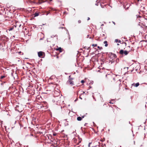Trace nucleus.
<instances>
[{
  "instance_id": "obj_10",
  "label": "nucleus",
  "mask_w": 147,
  "mask_h": 147,
  "mask_svg": "<svg viewBox=\"0 0 147 147\" xmlns=\"http://www.w3.org/2000/svg\"><path fill=\"white\" fill-rule=\"evenodd\" d=\"M56 37V38H57V37H58V36H57V35H55V36L54 35H52V36H51V37L52 38H54V37Z\"/></svg>"
},
{
  "instance_id": "obj_26",
  "label": "nucleus",
  "mask_w": 147,
  "mask_h": 147,
  "mask_svg": "<svg viewBox=\"0 0 147 147\" xmlns=\"http://www.w3.org/2000/svg\"><path fill=\"white\" fill-rule=\"evenodd\" d=\"M118 42L120 43H121V41L120 40H119L118 41Z\"/></svg>"
},
{
  "instance_id": "obj_21",
  "label": "nucleus",
  "mask_w": 147,
  "mask_h": 147,
  "mask_svg": "<svg viewBox=\"0 0 147 147\" xmlns=\"http://www.w3.org/2000/svg\"><path fill=\"white\" fill-rule=\"evenodd\" d=\"M118 42V39H115V42Z\"/></svg>"
},
{
  "instance_id": "obj_31",
  "label": "nucleus",
  "mask_w": 147,
  "mask_h": 147,
  "mask_svg": "<svg viewBox=\"0 0 147 147\" xmlns=\"http://www.w3.org/2000/svg\"><path fill=\"white\" fill-rule=\"evenodd\" d=\"M89 35H87V38H88L89 37Z\"/></svg>"
},
{
  "instance_id": "obj_20",
  "label": "nucleus",
  "mask_w": 147,
  "mask_h": 147,
  "mask_svg": "<svg viewBox=\"0 0 147 147\" xmlns=\"http://www.w3.org/2000/svg\"><path fill=\"white\" fill-rule=\"evenodd\" d=\"M98 48H99L100 49H102V47H100L99 46H98Z\"/></svg>"
},
{
  "instance_id": "obj_46",
  "label": "nucleus",
  "mask_w": 147,
  "mask_h": 147,
  "mask_svg": "<svg viewBox=\"0 0 147 147\" xmlns=\"http://www.w3.org/2000/svg\"><path fill=\"white\" fill-rule=\"evenodd\" d=\"M128 47H130V46H128Z\"/></svg>"
},
{
  "instance_id": "obj_24",
  "label": "nucleus",
  "mask_w": 147,
  "mask_h": 147,
  "mask_svg": "<svg viewBox=\"0 0 147 147\" xmlns=\"http://www.w3.org/2000/svg\"><path fill=\"white\" fill-rule=\"evenodd\" d=\"M63 28L65 29V27L64 28V27H60L59 28V29H60V28L63 29Z\"/></svg>"
},
{
  "instance_id": "obj_43",
  "label": "nucleus",
  "mask_w": 147,
  "mask_h": 147,
  "mask_svg": "<svg viewBox=\"0 0 147 147\" xmlns=\"http://www.w3.org/2000/svg\"><path fill=\"white\" fill-rule=\"evenodd\" d=\"M103 24H102V25H101V26H103Z\"/></svg>"
},
{
  "instance_id": "obj_27",
  "label": "nucleus",
  "mask_w": 147,
  "mask_h": 147,
  "mask_svg": "<svg viewBox=\"0 0 147 147\" xmlns=\"http://www.w3.org/2000/svg\"><path fill=\"white\" fill-rule=\"evenodd\" d=\"M85 116V115H83V116H82V117H81L82 118V119L84 118Z\"/></svg>"
},
{
  "instance_id": "obj_41",
  "label": "nucleus",
  "mask_w": 147,
  "mask_h": 147,
  "mask_svg": "<svg viewBox=\"0 0 147 147\" xmlns=\"http://www.w3.org/2000/svg\"><path fill=\"white\" fill-rule=\"evenodd\" d=\"M42 40V38H40V40Z\"/></svg>"
},
{
  "instance_id": "obj_40",
  "label": "nucleus",
  "mask_w": 147,
  "mask_h": 147,
  "mask_svg": "<svg viewBox=\"0 0 147 147\" xmlns=\"http://www.w3.org/2000/svg\"><path fill=\"white\" fill-rule=\"evenodd\" d=\"M138 1H139L140 0H137Z\"/></svg>"
},
{
  "instance_id": "obj_16",
  "label": "nucleus",
  "mask_w": 147,
  "mask_h": 147,
  "mask_svg": "<svg viewBox=\"0 0 147 147\" xmlns=\"http://www.w3.org/2000/svg\"><path fill=\"white\" fill-rule=\"evenodd\" d=\"M71 76H69V80H72L74 78H70Z\"/></svg>"
},
{
  "instance_id": "obj_33",
  "label": "nucleus",
  "mask_w": 147,
  "mask_h": 147,
  "mask_svg": "<svg viewBox=\"0 0 147 147\" xmlns=\"http://www.w3.org/2000/svg\"><path fill=\"white\" fill-rule=\"evenodd\" d=\"M109 103H110V104H113V103H112V102H111V101Z\"/></svg>"
},
{
  "instance_id": "obj_17",
  "label": "nucleus",
  "mask_w": 147,
  "mask_h": 147,
  "mask_svg": "<svg viewBox=\"0 0 147 147\" xmlns=\"http://www.w3.org/2000/svg\"><path fill=\"white\" fill-rule=\"evenodd\" d=\"M5 77V76H2L0 78H1V79H2L3 78H4Z\"/></svg>"
},
{
  "instance_id": "obj_7",
  "label": "nucleus",
  "mask_w": 147,
  "mask_h": 147,
  "mask_svg": "<svg viewBox=\"0 0 147 147\" xmlns=\"http://www.w3.org/2000/svg\"><path fill=\"white\" fill-rule=\"evenodd\" d=\"M103 43L105 44V47H107L108 46L107 42V41H105Z\"/></svg>"
},
{
  "instance_id": "obj_5",
  "label": "nucleus",
  "mask_w": 147,
  "mask_h": 147,
  "mask_svg": "<svg viewBox=\"0 0 147 147\" xmlns=\"http://www.w3.org/2000/svg\"><path fill=\"white\" fill-rule=\"evenodd\" d=\"M67 82L69 83V84L71 86H73L74 85V82L72 80H69Z\"/></svg>"
},
{
  "instance_id": "obj_47",
  "label": "nucleus",
  "mask_w": 147,
  "mask_h": 147,
  "mask_svg": "<svg viewBox=\"0 0 147 147\" xmlns=\"http://www.w3.org/2000/svg\"><path fill=\"white\" fill-rule=\"evenodd\" d=\"M52 0H50V1H51Z\"/></svg>"
},
{
  "instance_id": "obj_35",
  "label": "nucleus",
  "mask_w": 147,
  "mask_h": 147,
  "mask_svg": "<svg viewBox=\"0 0 147 147\" xmlns=\"http://www.w3.org/2000/svg\"><path fill=\"white\" fill-rule=\"evenodd\" d=\"M139 17L140 18H143L142 17H141V16H139Z\"/></svg>"
},
{
  "instance_id": "obj_1",
  "label": "nucleus",
  "mask_w": 147,
  "mask_h": 147,
  "mask_svg": "<svg viewBox=\"0 0 147 147\" xmlns=\"http://www.w3.org/2000/svg\"><path fill=\"white\" fill-rule=\"evenodd\" d=\"M106 53L107 56L110 57V58L112 59L116 58L117 57V56L115 54L113 53Z\"/></svg>"
},
{
  "instance_id": "obj_19",
  "label": "nucleus",
  "mask_w": 147,
  "mask_h": 147,
  "mask_svg": "<svg viewBox=\"0 0 147 147\" xmlns=\"http://www.w3.org/2000/svg\"><path fill=\"white\" fill-rule=\"evenodd\" d=\"M81 82L82 83H83L84 82V81L83 80H81Z\"/></svg>"
},
{
  "instance_id": "obj_14",
  "label": "nucleus",
  "mask_w": 147,
  "mask_h": 147,
  "mask_svg": "<svg viewBox=\"0 0 147 147\" xmlns=\"http://www.w3.org/2000/svg\"><path fill=\"white\" fill-rule=\"evenodd\" d=\"M90 47H87L86 46H85L84 47V48H85V49H86L87 50H89V49Z\"/></svg>"
},
{
  "instance_id": "obj_2",
  "label": "nucleus",
  "mask_w": 147,
  "mask_h": 147,
  "mask_svg": "<svg viewBox=\"0 0 147 147\" xmlns=\"http://www.w3.org/2000/svg\"><path fill=\"white\" fill-rule=\"evenodd\" d=\"M129 53V51H124L122 49L120 50L119 52V53L121 55H123L124 54L125 55H127Z\"/></svg>"
},
{
  "instance_id": "obj_12",
  "label": "nucleus",
  "mask_w": 147,
  "mask_h": 147,
  "mask_svg": "<svg viewBox=\"0 0 147 147\" xmlns=\"http://www.w3.org/2000/svg\"><path fill=\"white\" fill-rule=\"evenodd\" d=\"M39 15V13H38L36 12L34 14V17H36Z\"/></svg>"
},
{
  "instance_id": "obj_13",
  "label": "nucleus",
  "mask_w": 147,
  "mask_h": 147,
  "mask_svg": "<svg viewBox=\"0 0 147 147\" xmlns=\"http://www.w3.org/2000/svg\"><path fill=\"white\" fill-rule=\"evenodd\" d=\"M57 50H58V51H59L60 52H62L61 48V47H59L57 49Z\"/></svg>"
},
{
  "instance_id": "obj_9",
  "label": "nucleus",
  "mask_w": 147,
  "mask_h": 147,
  "mask_svg": "<svg viewBox=\"0 0 147 147\" xmlns=\"http://www.w3.org/2000/svg\"><path fill=\"white\" fill-rule=\"evenodd\" d=\"M19 107V106H18V105H17V106H16V107H15V110H16V111H19V112H20V111H19V110H18V107Z\"/></svg>"
},
{
  "instance_id": "obj_18",
  "label": "nucleus",
  "mask_w": 147,
  "mask_h": 147,
  "mask_svg": "<svg viewBox=\"0 0 147 147\" xmlns=\"http://www.w3.org/2000/svg\"><path fill=\"white\" fill-rule=\"evenodd\" d=\"M13 28H10L9 29V31L12 30L13 29Z\"/></svg>"
},
{
  "instance_id": "obj_45",
  "label": "nucleus",
  "mask_w": 147,
  "mask_h": 147,
  "mask_svg": "<svg viewBox=\"0 0 147 147\" xmlns=\"http://www.w3.org/2000/svg\"><path fill=\"white\" fill-rule=\"evenodd\" d=\"M13 37H15V36H13Z\"/></svg>"
},
{
  "instance_id": "obj_44",
  "label": "nucleus",
  "mask_w": 147,
  "mask_h": 147,
  "mask_svg": "<svg viewBox=\"0 0 147 147\" xmlns=\"http://www.w3.org/2000/svg\"><path fill=\"white\" fill-rule=\"evenodd\" d=\"M26 28H25V30H26Z\"/></svg>"
},
{
  "instance_id": "obj_39",
  "label": "nucleus",
  "mask_w": 147,
  "mask_h": 147,
  "mask_svg": "<svg viewBox=\"0 0 147 147\" xmlns=\"http://www.w3.org/2000/svg\"><path fill=\"white\" fill-rule=\"evenodd\" d=\"M28 146H26V147H28Z\"/></svg>"
},
{
  "instance_id": "obj_38",
  "label": "nucleus",
  "mask_w": 147,
  "mask_h": 147,
  "mask_svg": "<svg viewBox=\"0 0 147 147\" xmlns=\"http://www.w3.org/2000/svg\"><path fill=\"white\" fill-rule=\"evenodd\" d=\"M91 38H91V37H90L89 38H90V39H91Z\"/></svg>"
},
{
  "instance_id": "obj_23",
  "label": "nucleus",
  "mask_w": 147,
  "mask_h": 147,
  "mask_svg": "<svg viewBox=\"0 0 147 147\" xmlns=\"http://www.w3.org/2000/svg\"><path fill=\"white\" fill-rule=\"evenodd\" d=\"M78 22L79 24L80 23H81V21L80 20H79Z\"/></svg>"
},
{
  "instance_id": "obj_22",
  "label": "nucleus",
  "mask_w": 147,
  "mask_h": 147,
  "mask_svg": "<svg viewBox=\"0 0 147 147\" xmlns=\"http://www.w3.org/2000/svg\"><path fill=\"white\" fill-rule=\"evenodd\" d=\"M53 136H55L56 135V134L55 133H53Z\"/></svg>"
},
{
  "instance_id": "obj_34",
  "label": "nucleus",
  "mask_w": 147,
  "mask_h": 147,
  "mask_svg": "<svg viewBox=\"0 0 147 147\" xmlns=\"http://www.w3.org/2000/svg\"><path fill=\"white\" fill-rule=\"evenodd\" d=\"M21 26V24H20V25H19V27H20Z\"/></svg>"
},
{
  "instance_id": "obj_25",
  "label": "nucleus",
  "mask_w": 147,
  "mask_h": 147,
  "mask_svg": "<svg viewBox=\"0 0 147 147\" xmlns=\"http://www.w3.org/2000/svg\"><path fill=\"white\" fill-rule=\"evenodd\" d=\"M91 144V143H89V144L88 145V147H90V145Z\"/></svg>"
},
{
  "instance_id": "obj_3",
  "label": "nucleus",
  "mask_w": 147,
  "mask_h": 147,
  "mask_svg": "<svg viewBox=\"0 0 147 147\" xmlns=\"http://www.w3.org/2000/svg\"><path fill=\"white\" fill-rule=\"evenodd\" d=\"M60 97L59 96H57L55 98L54 101L56 102H58V101L60 100Z\"/></svg>"
},
{
  "instance_id": "obj_30",
  "label": "nucleus",
  "mask_w": 147,
  "mask_h": 147,
  "mask_svg": "<svg viewBox=\"0 0 147 147\" xmlns=\"http://www.w3.org/2000/svg\"><path fill=\"white\" fill-rule=\"evenodd\" d=\"M85 92L84 91L83 92V93L81 94H83L85 93Z\"/></svg>"
},
{
  "instance_id": "obj_29",
  "label": "nucleus",
  "mask_w": 147,
  "mask_h": 147,
  "mask_svg": "<svg viewBox=\"0 0 147 147\" xmlns=\"http://www.w3.org/2000/svg\"><path fill=\"white\" fill-rule=\"evenodd\" d=\"M90 19V18H89V17H88V19H87V20H89Z\"/></svg>"
},
{
  "instance_id": "obj_15",
  "label": "nucleus",
  "mask_w": 147,
  "mask_h": 147,
  "mask_svg": "<svg viewBox=\"0 0 147 147\" xmlns=\"http://www.w3.org/2000/svg\"><path fill=\"white\" fill-rule=\"evenodd\" d=\"M97 45L96 44H92V46H93L94 47H96Z\"/></svg>"
},
{
  "instance_id": "obj_6",
  "label": "nucleus",
  "mask_w": 147,
  "mask_h": 147,
  "mask_svg": "<svg viewBox=\"0 0 147 147\" xmlns=\"http://www.w3.org/2000/svg\"><path fill=\"white\" fill-rule=\"evenodd\" d=\"M42 53L43 52L42 51H40L38 52V56L39 57H41L42 56Z\"/></svg>"
},
{
  "instance_id": "obj_8",
  "label": "nucleus",
  "mask_w": 147,
  "mask_h": 147,
  "mask_svg": "<svg viewBox=\"0 0 147 147\" xmlns=\"http://www.w3.org/2000/svg\"><path fill=\"white\" fill-rule=\"evenodd\" d=\"M77 120L78 121H80L82 120V118L80 117H78L77 118Z\"/></svg>"
},
{
  "instance_id": "obj_37",
  "label": "nucleus",
  "mask_w": 147,
  "mask_h": 147,
  "mask_svg": "<svg viewBox=\"0 0 147 147\" xmlns=\"http://www.w3.org/2000/svg\"><path fill=\"white\" fill-rule=\"evenodd\" d=\"M87 124V123H85V124H84V125H85H85H86V124Z\"/></svg>"
},
{
  "instance_id": "obj_28",
  "label": "nucleus",
  "mask_w": 147,
  "mask_h": 147,
  "mask_svg": "<svg viewBox=\"0 0 147 147\" xmlns=\"http://www.w3.org/2000/svg\"><path fill=\"white\" fill-rule=\"evenodd\" d=\"M79 98L81 100L82 99V98L80 96L79 97Z\"/></svg>"
},
{
  "instance_id": "obj_11",
  "label": "nucleus",
  "mask_w": 147,
  "mask_h": 147,
  "mask_svg": "<svg viewBox=\"0 0 147 147\" xmlns=\"http://www.w3.org/2000/svg\"><path fill=\"white\" fill-rule=\"evenodd\" d=\"M78 139L79 140V142H78V144H79V143H80L82 140V139L79 138V137H78Z\"/></svg>"
},
{
  "instance_id": "obj_32",
  "label": "nucleus",
  "mask_w": 147,
  "mask_h": 147,
  "mask_svg": "<svg viewBox=\"0 0 147 147\" xmlns=\"http://www.w3.org/2000/svg\"><path fill=\"white\" fill-rule=\"evenodd\" d=\"M77 100H78V99H76L74 101L76 102V101H77Z\"/></svg>"
},
{
  "instance_id": "obj_36",
  "label": "nucleus",
  "mask_w": 147,
  "mask_h": 147,
  "mask_svg": "<svg viewBox=\"0 0 147 147\" xmlns=\"http://www.w3.org/2000/svg\"><path fill=\"white\" fill-rule=\"evenodd\" d=\"M30 135H31V136H33V134H30Z\"/></svg>"
},
{
  "instance_id": "obj_4",
  "label": "nucleus",
  "mask_w": 147,
  "mask_h": 147,
  "mask_svg": "<svg viewBox=\"0 0 147 147\" xmlns=\"http://www.w3.org/2000/svg\"><path fill=\"white\" fill-rule=\"evenodd\" d=\"M140 85L139 82H137L136 83H133L131 85L132 86H134L136 87H138Z\"/></svg>"
},
{
  "instance_id": "obj_42",
  "label": "nucleus",
  "mask_w": 147,
  "mask_h": 147,
  "mask_svg": "<svg viewBox=\"0 0 147 147\" xmlns=\"http://www.w3.org/2000/svg\"><path fill=\"white\" fill-rule=\"evenodd\" d=\"M89 88H91V86H90V87H89Z\"/></svg>"
}]
</instances>
